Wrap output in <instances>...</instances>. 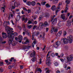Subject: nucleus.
Returning <instances> with one entry per match:
<instances>
[{"label":"nucleus","instance_id":"1","mask_svg":"<svg viewBox=\"0 0 73 73\" xmlns=\"http://www.w3.org/2000/svg\"><path fill=\"white\" fill-rule=\"evenodd\" d=\"M64 60L66 63H68V62L72 61L73 60V56L72 55H70L69 56H65L64 57Z\"/></svg>","mask_w":73,"mask_h":73},{"label":"nucleus","instance_id":"2","mask_svg":"<svg viewBox=\"0 0 73 73\" xmlns=\"http://www.w3.org/2000/svg\"><path fill=\"white\" fill-rule=\"evenodd\" d=\"M8 37L9 38V40L8 41V43H12V42L13 41L14 36L12 35L10 33L8 34Z\"/></svg>","mask_w":73,"mask_h":73},{"label":"nucleus","instance_id":"3","mask_svg":"<svg viewBox=\"0 0 73 73\" xmlns=\"http://www.w3.org/2000/svg\"><path fill=\"white\" fill-rule=\"evenodd\" d=\"M5 30L6 31H7V34H9L10 33H12V30H13V29H12L9 27V26H6L5 27Z\"/></svg>","mask_w":73,"mask_h":73},{"label":"nucleus","instance_id":"4","mask_svg":"<svg viewBox=\"0 0 73 73\" xmlns=\"http://www.w3.org/2000/svg\"><path fill=\"white\" fill-rule=\"evenodd\" d=\"M50 53V51H48V53L46 56V64L47 65H48L49 64V62H50V57H48L49 56V54Z\"/></svg>","mask_w":73,"mask_h":73},{"label":"nucleus","instance_id":"5","mask_svg":"<svg viewBox=\"0 0 73 73\" xmlns=\"http://www.w3.org/2000/svg\"><path fill=\"white\" fill-rule=\"evenodd\" d=\"M67 38L68 42V43H69L70 44H72L73 41V40H72V38H73L72 36H68L67 37Z\"/></svg>","mask_w":73,"mask_h":73},{"label":"nucleus","instance_id":"6","mask_svg":"<svg viewBox=\"0 0 73 73\" xmlns=\"http://www.w3.org/2000/svg\"><path fill=\"white\" fill-rule=\"evenodd\" d=\"M39 34L38 32H35L32 33V39L33 40H34V36H37Z\"/></svg>","mask_w":73,"mask_h":73},{"label":"nucleus","instance_id":"7","mask_svg":"<svg viewBox=\"0 0 73 73\" xmlns=\"http://www.w3.org/2000/svg\"><path fill=\"white\" fill-rule=\"evenodd\" d=\"M61 44V42L60 41H58L56 43V45H54V48H57L59 45Z\"/></svg>","mask_w":73,"mask_h":73},{"label":"nucleus","instance_id":"8","mask_svg":"<svg viewBox=\"0 0 73 73\" xmlns=\"http://www.w3.org/2000/svg\"><path fill=\"white\" fill-rule=\"evenodd\" d=\"M2 37L4 38H7V35L6 33L3 32L2 33Z\"/></svg>","mask_w":73,"mask_h":73},{"label":"nucleus","instance_id":"9","mask_svg":"<svg viewBox=\"0 0 73 73\" xmlns=\"http://www.w3.org/2000/svg\"><path fill=\"white\" fill-rule=\"evenodd\" d=\"M18 40L19 42H21V41L23 40V36L21 35H19L18 36Z\"/></svg>","mask_w":73,"mask_h":73},{"label":"nucleus","instance_id":"10","mask_svg":"<svg viewBox=\"0 0 73 73\" xmlns=\"http://www.w3.org/2000/svg\"><path fill=\"white\" fill-rule=\"evenodd\" d=\"M35 55H36L35 51H34L33 52H32L30 54V57H34V56H35Z\"/></svg>","mask_w":73,"mask_h":73},{"label":"nucleus","instance_id":"11","mask_svg":"<svg viewBox=\"0 0 73 73\" xmlns=\"http://www.w3.org/2000/svg\"><path fill=\"white\" fill-rule=\"evenodd\" d=\"M63 42L64 44H68V39L65 38H63Z\"/></svg>","mask_w":73,"mask_h":73},{"label":"nucleus","instance_id":"12","mask_svg":"<svg viewBox=\"0 0 73 73\" xmlns=\"http://www.w3.org/2000/svg\"><path fill=\"white\" fill-rule=\"evenodd\" d=\"M22 20L23 21H24V20H25L24 22L25 23H26L27 22V21H28V18H26L25 19V17H23L22 18Z\"/></svg>","mask_w":73,"mask_h":73},{"label":"nucleus","instance_id":"13","mask_svg":"<svg viewBox=\"0 0 73 73\" xmlns=\"http://www.w3.org/2000/svg\"><path fill=\"white\" fill-rule=\"evenodd\" d=\"M56 21H57V19H54V20H53L52 22V24L54 25V24H56Z\"/></svg>","mask_w":73,"mask_h":73},{"label":"nucleus","instance_id":"14","mask_svg":"<svg viewBox=\"0 0 73 73\" xmlns=\"http://www.w3.org/2000/svg\"><path fill=\"white\" fill-rule=\"evenodd\" d=\"M37 71H38V72H41V68H37L36 69V71H35V73H36V72Z\"/></svg>","mask_w":73,"mask_h":73},{"label":"nucleus","instance_id":"15","mask_svg":"<svg viewBox=\"0 0 73 73\" xmlns=\"http://www.w3.org/2000/svg\"><path fill=\"white\" fill-rule=\"evenodd\" d=\"M20 16L19 15H17V17L16 19V21H19L20 19Z\"/></svg>","mask_w":73,"mask_h":73},{"label":"nucleus","instance_id":"16","mask_svg":"<svg viewBox=\"0 0 73 73\" xmlns=\"http://www.w3.org/2000/svg\"><path fill=\"white\" fill-rule=\"evenodd\" d=\"M62 5V3H60L58 6V7L57 8V9H59L60 8V6Z\"/></svg>","mask_w":73,"mask_h":73},{"label":"nucleus","instance_id":"17","mask_svg":"<svg viewBox=\"0 0 73 73\" xmlns=\"http://www.w3.org/2000/svg\"><path fill=\"white\" fill-rule=\"evenodd\" d=\"M62 5V3H60L58 6V7L57 8V9H59L60 8V6Z\"/></svg>","mask_w":73,"mask_h":73},{"label":"nucleus","instance_id":"18","mask_svg":"<svg viewBox=\"0 0 73 73\" xmlns=\"http://www.w3.org/2000/svg\"><path fill=\"white\" fill-rule=\"evenodd\" d=\"M62 5V3H60L58 6V7L57 8V9H59L60 8V6Z\"/></svg>","mask_w":73,"mask_h":73},{"label":"nucleus","instance_id":"19","mask_svg":"<svg viewBox=\"0 0 73 73\" xmlns=\"http://www.w3.org/2000/svg\"><path fill=\"white\" fill-rule=\"evenodd\" d=\"M12 33H10L11 34V35H14V36H16V35H17V33L16 32H15L14 33H13V31L12 30Z\"/></svg>","mask_w":73,"mask_h":73},{"label":"nucleus","instance_id":"20","mask_svg":"<svg viewBox=\"0 0 73 73\" xmlns=\"http://www.w3.org/2000/svg\"><path fill=\"white\" fill-rule=\"evenodd\" d=\"M5 62H6L7 65H9V64H11V63L9 62H8V60H5Z\"/></svg>","mask_w":73,"mask_h":73},{"label":"nucleus","instance_id":"21","mask_svg":"<svg viewBox=\"0 0 73 73\" xmlns=\"http://www.w3.org/2000/svg\"><path fill=\"white\" fill-rule=\"evenodd\" d=\"M3 26L5 27L7 26V25H8V23L6 21H5L3 23Z\"/></svg>","mask_w":73,"mask_h":73},{"label":"nucleus","instance_id":"22","mask_svg":"<svg viewBox=\"0 0 73 73\" xmlns=\"http://www.w3.org/2000/svg\"><path fill=\"white\" fill-rule=\"evenodd\" d=\"M61 18L63 19V20H65V15L64 14H62L61 15Z\"/></svg>","mask_w":73,"mask_h":73},{"label":"nucleus","instance_id":"23","mask_svg":"<svg viewBox=\"0 0 73 73\" xmlns=\"http://www.w3.org/2000/svg\"><path fill=\"white\" fill-rule=\"evenodd\" d=\"M31 4L33 6H35L36 4V2L35 1H32L31 3Z\"/></svg>","mask_w":73,"mask_h":73},{"label":"nucleus","instance_id":"24","mask_svg":"<svg viewBox=\"0 0 73 73\" xmlns=\"http://www.w3.org/2000/svg\"><path fill=\"white\" fill-rule=\"evenodd\" d=\"M51 9L52 11H54L56 9V6L54 5H53L51 8Z\"/></svg>","mask_w":73,"mask_h":73},{"label":"nucleus","instance_id":"25","mask_svg":"<svg viewBox=\"0 0 73 73\" xmlns=\"http://www.w3.org/2000/svg\"><path fill=\"white\" fill-rule=\"evenodd\" d=\"M66 8L65 10L64 11V12H65V13H66V12H67V10L68 9V4H66Z\"/></svg>","mask_w":73,"mask_h":73},{"label":"nucleus","instance_id":"26","mask_svg":"<svg viewBox=\"0 0 73 73\" xmlns=\"http://www.w3.org/2000/svg\"><path fill=\"white\" fill-rule=\"evenodd\" d=\"M15 7H18L19 6H18V4H17V3L16 2H15L14 4Z\"/></svg>","mask_w":73,"mask_h":73},{"label":"nucleus","instance_id":"27","mask_svg":"<svg viewBox=\"0 0 73 73\" xmlns=\"http://www.w3.org/2000/svg\"><path fill=\"white\" fill-rule=\"evenodd\" d=\"M71 25V23L70 22H68L66 24V26H67V27H70Z\"/></svg>","mask_w":73,"mask_h":73},{"label":"nucleus","instance_id":"28","mask_svg":"<svg viewBox=\"0 0 73 73\" xmlns=\"http://www.w3.org/2000/svg\"><path fill=\"white\" fill-rule=\"evenodd\" d=\"M45 5L46 8H49V7H50V5H49L48 3L46 4Z\"/></svg>","mask_w":73,"mask_h":73},{"label":"nucleus","instance_id":"29","mask_svg":"<svg viewBox=\"0 0 73 73\" xmlns=\"http://www.w3.org/2000/svg\"><path fill=\"white\" fill-rule=\"evenodd\" d=\"M36 60V58L35 57H34L32 59V61L33 62H35Z\"/></svg>","mask_w":73,"mask_h":73},{"label":"nucleus","instance_id":"30","mask_svg":"<svg viewBox=\"0 0 73 73\" xmlns=\"http://www.w3.org/2000/svg\"><path fill=\"white\" fill-rule=\"evenodd\" d=\"M44 27H46V26H47L48 25V22L46 21L45 22L44 24H43Z\"/></svg>","mask_w":73,"mask_h":73},{"label":"nucleus","instance_id":"31","mask_svg":"<svg viewBox=\"0 0 73 73\" xmlns=\"http://www.w3.org/2000/svg\"><path fill=\"white\" fill-rule=\"evenodd\" d=\"M49 16V14L48 13H46L45 14V16H44L45 17H48Z\"/></svg>","mask_w":73,"mask_h":73},{"label":"nucleus","instance_id":"32","mask_svg":"<svg viewBox=\"0 0 73 73\" xmlns=\"http://www.w3.org/2000/svg\"><path fill=\"white\" fill-rule=\"evenodd\" d=\"M54 27H53L52 28V29L51 30V33H53V32L54 31Z\"/></svg>","mask_w":73,"mask_h":73},{"label":"nucleus","instance_id":"33","mask_svg":"<svg viewBox=\"0 0 73 73\" xmlns=\"http://www.w3.org/2000/svg\"><path fill=\"white\" fill-rule=\"evenodd\" d=\"M23 49H27L28 47H27V46L24 45L23 46Z\"/></svg>","mask_w":73,"mask_h":73},{"label":"nucleus","instance_id":"34","mask_svg":"<svg viewBox=\"0 0 73 73\" xmlns=\"http://www.w3.org/2000/svg\"><path fill=\"white\" fill-rule=\"evenodd\" d=\"M70 0H66V3L67 4H68L70 3Z\"/></svg>","mask_w":73,"mask_h":73},{"label":"nucleus","instance_id":"35","mask_svg":"<svg viewBox=\"0 0 73 73\" xmlns=\"http://www.w3.org/2000/svg\"><path fill=\"white\" fill-rule=\"evenodd\" d=\"M27 4L28 5H31V2L30 1H28L27 2Z\"/></svg>","mask_w":73,"mask_h":73},{"label":"nucleus","instance_id":"36","mask_svg":"<svg viewBox=\"0 0 73 73\" xmlns=\"http://www.w3.org/2000/svg\"><path fill=\"white\" fill-rule=\"evenodd\" d=\"M43 26L44 27V24L42 23H40L39 24V27H42Z\"/></svg>","mask_w":73,"mask_h":73},{"label":"nucleus","instance_id":"37","mask_svg":"<svg viewBox=\"0 0 73 73\" xmlns=\"http://www.w3.org/2000/svg\"><path fill=\"white\" fill-rule=\"evenodd\" d=\"M13 42V43H12V42H11V43H9V44H11L13 46H15L16 45V43H15V42Z\"/></svg>","mask_w":73,"mask_h":73},{"label":"nucleus","instance_id":"38","mask_svg":"<svg viewBox=\"0 0 73 73\" xmlns=\"http://www.w3.org/2000/svg\"><path fill=\"white\" fill-rule=\"evenodd\" d=\"M24 28L23 29L24 31L26 32H28V30H26L25 27H24V28Z\"/></svg>","mask_w":73,"mask_h":73},{"label":"nucleus","instance_id":"39","mask_svg":"<svg viewBox=\"0 0 73 73\" xmlns=\"http://www.w3.org/2000/svg\"><path fill=\"white\" fill-rule=\"evenodd\" d=\"M14 60V58H13V57L11 58V59L9 60V61L10 62H12V60Z\"/></svg>","mask_w":73,"mask_h":73},{"label":"nucleus","instance_id":"40","mask_svg":"<svg viewBox=\"0 0 73 73\" xmlns=\"http://www.w3.org/2000/svg\"><path fill=\"white\" fill-rule=\"evenodd\" d=\"M2 67H1L0 68V72H1V73L2 72H3V68H2Z\"/></svg>","mask_w":73,"mask_h":73},{"label":"nucleus","instance_id":"41","mask_svg":"<svg viewBox=\"0 0 73 73\" xmlns=\"http://www.w3.org/2000/svg\"><path fill=\"white\" fill-rule=\"evenodd\" d=\"M45 3H46L45 2H41V4H42V5H45Z\"/></svg>","mask_w":73,"mask_h":73},{"label":"nucleus","instance_id":"42","mask_svg":"<svg viewBox=\"0 0 73 73\" xmlns=\"http://www.w3.org/2000/svg\"><path fill=\"white\" fill-rule=\"evenodd\" d=\"M54 65H55V66H58V63L57 62H56L54 63Z\"/></svg>","mask_w":73,"mask_h":73},{"label":"nucleus","instance_id":"43","mask_svg":"<svg viewBox=\"0 0 73 73\" xmlns=\"http://www.w3.org/2000/svg\"><path fill=\"white\" fill-rule=\"evenodd\" d=\"M0 65L1 66H2L4 65V63L3 62H0Z\"/></svg>","mask_w":73,"mask_h":73},{"label":"nucleus","instance_id":"44","mask_svg":"<svg viewBox=\"0 0 73 73\" xmlns=\"http://www.w3.org/2000/svg\"><path fill=\"white\" fill-rule=\"evenodd\" d=\"M55 55V54H54V53H53L51 54V56L52 57H54Z\"/></svg>","mask_w":73,"mask_h":73},{"label":"nucleus","instance_id":"45","mask_svg":"<svg viewBox=\"0 0 73 73\" xmlns=\"http://www.w3.org/2000/svg\"><path fill=\"white\" fill-rule=\"evenodd\" d=\"M66 32L64 31L63 32V35L64 36H66Z\"/></svg>","mask_w":73,"mask_h":73},{"label":"nucleus","instance_id":"46","mask_svg":"<svg viewBox=\"0 0 73 73\" xmlns=\"http://www.w3.org/2000/svg\"><path fill=\"white\" fill-rule=\"evenodd\" d=\"M27 49H29L30 48H32V46L31 45H28L27 46Z\"/></svg>","mask_w":73,"mask_h":73},{"label":"nucleus","instance_id":"47","mask_svg":"<svg viewBox=\"0 0 73 73\" xmlns=\"http://www.w3.org/2000/svg\"><path fill=\"white\" fill-rule=\"evenodd\" d=\"M27 12L28 13H31V10L28 9V10H27Z\"/></svg>","mask_w":73,"mask_h":73},{"label":"nucleus","instance_id":"48","mask_svg":"<svg viewBox=\"0 0 73 73\" xmlns=\"http://www.w3.org/2000/svg\"><path fill=\"white\" fill-rule=\"evenodd\" d=\"M32 21H29L28 22V23L29 24H32Z\"/></svg>","mask_w":73,"mask_h":73},{"label":"nucleus","instance_id":"49","mask_svg":"<svg viewBox=\"0 0 73 73\" xmlns=\"http://www.w3.org/2000/svg\"><path fill=\"white\" fill-rule=\"evenodd\" d=\"M37 27V26L34 25L33 28V29H36V28Z\"/></svg>","mask_w":73,"mask_h":73},{"label":"nucleus","instance_id":"50","mask_svg":"<svg viewBox=\"0 0 73 73\" xmlns=\"http://www.w3.org/2000/svg\"><path fill=\"white\" fill-rule=\"evenodd\" d=\"M23 9L25 10V11H28V10L25 7H23Z\"/></svg>","mask_w":73,"mask_h":73},{"label":"nucleus","instance_id":"51","mask_svg":"<svg viewBox=\"0 0 73 73\" xmlns=\"http://www.w3.org/2000/svg\"><path fill=\"white\" fill-rule=\"evenodd\" d=\"M54 32H57V31H58V30H57V29H54Z\"/></svg>","mask_w":73,"mask_h":73},{"label":"nucleus","instance_id":"52","mask_svg":"<svg viewBox=\"0 0 73 73\" xmlns=\"http://www.w3.org/2000/svg\"><path fill=\"white\" fill-rule=\"evenodd\" d=\"M60 34H59L58 33L57 34L56 36L57 37H59V36H60Z\"/></svg>","mask_w":73,"mask_h":73},{"label":"nucleus","instance_id":"53","mask_svg":"<svg viewBox=\"0 0 73 73\" xmlns=\"http://www.w3.org/2000/svg\"><path fill=\"white\" fill-rule=\"evenodd\" d=\"M2 10L3 11V12H4V11L5 10V8H4V7H2Z\"/></svg>","mask_w":73,"mask_h":73},{"label":"nucleus","instance_id":"54","mask_svg":"<svg viewBox=\"0 0 73 73\" xmlns=\"http://www.w3.org/2000/svg\"><path fill=\"white\" fill-rule=\"evenodd\" d=\"M54 17H55V15H54V16H52L51 17V18L52 19V20H53V19H54Z\"/></svg>","mask_w":73,"mask_h":73},{"label":"nucleus","instance_id":"55","mask_svg":"<svg viewBox=\"0 0 73 73\" xmlns=\"http://www.w3.org/2000/svg\"><path fill=\"white\" fill-rule=\"evenodd\" d=\"M24 68V67L23 66L21 65L20 66V68L21 69H22Z\"/></svg>","mask_w":73,"mask_h":73},{"label":"nucleus","instance_id":"56","mask_svg":"<svg viewBox=\"0 0 73 73\" xmlns=\"http://www.w3.org/2000/svg\"><path fill=\"white\" fill-rule=\"evenodd\" d=\"M8 68L9 69H12V66H9L8 67Z\"/></svg>","mask_w":73,"mask_h":73},{"label":"nucleus","instance_id":"57","mask_svg":"<svg viewBox=\"0 0 73 73\" xmlns=\"http://www.w3.org/2000/svg\"><path fill=\"white\" fill-rule=\"evenodd\" d=\"M60 60H61V61H62V62H64V60L62 58L60 59Z\"/></svg>","mask_w":73,"mask_h":73},{"label":"nucleus","instance_id":"58","mask_svg":"<svg viewBox=\"0 0 73 73\" xmlns=\"http://www.w3.org/2000/svg\"><path fill=\"white\" fill-rule=\"evenodd\" d=\"M63 56H64V54L62 53L60 55V57H63Z\"/></svg>","mask_w":73,"mask_h":73},{"label":"nucleus","instance_id":"59","mask_svg":"<svg viewBox=\"0 0 73 73\" xmlns=\"http://www.w3.org/2000/svg\"><path fill=\"white\" fill-rule=\"evenodd\" d=\"M11 8L13 9H15V6H12L11 7Z\"/></svg>","mask_w":73,"mask_h":73},{"label":"nucleus","instance_id":"60","mask_svg":"<svg viewBox=\"0 0 73 73\" xmlns=\"http://www.w3.org/2000/svg\"><path fill=\"white\" fill-rule=\"evenodd\" d=\"M58 33H59V34H60V35L62 34V31H60Z\"/></svg>","mask_w":73,"mask_h":73},{"label":"nucleus","instance_id":"61","mask_svg":"<svg viewBox=\"0 0 73 73\" xmlns=\"http://www.w3.org/2000/svg\"><path fill=\"white\" fill-rule=\"evenodd\" d=\"M22 27L23 28H25V24H23Z\"/></svg>","mask_w":73,"mask_h":73},{"label":"nucleus","instance_id":"62","mask_svg":"<svg viewBox=\"0 0 73 73\" xmlns=\"http://www.w3.org/2000/svg\"><path fill=\"white\" fill-rule=\"evenodd\" d=\"M56 73H60V71L59 70H58L56 72Z\"/></svg>","mask_w":73,"mask_h":73},{"label":"nucleus","instance_id":"63","mask_svg":"<svg viewBox=\"0 0 73 73\" xmlns=\"http://www.w3.org/2000/svg\"><path fill=\"white\" fill-rule=\"evenodd\" d=\"M15 11L16 12H19V9H16Z\"/></svg>","mask_w":73,"mask_h":73},{"label":"nucleus","instance_id":"64","mask_svg":"<svg viewBox=\"0 0 73 73\" xmlns=\"http://www.w3.org/2000/svg\"><path fill=\"white\" fill-rule=\"evenodd\" d=\"M49 72H50V71H49V70H47V71L46 72V73H49Z\"/></svg>","mask_w":73,"mask_h":73}]
</instances>
